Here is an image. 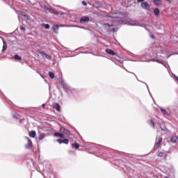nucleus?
Segmentation results:
<instances>
[{"mask_svg":"<svg viewBox=\"0 0 178 178\" xmlns=\"http://www.w3.org/2000/svg\"><path fill=\"white\" fill-rule=\"evenodd\" d=\"M140 6L142 9H144L145 10H149V9H151V6H149V3L147 1L142 2Z\"/></svg>","mask_w":178,"mask_h":178,"instance_id":"1","label":"nucleus"},{"mask_svg":"<svg viewBox=\"0 0 178 178\" xmlns=\"http://www.w3.org/2000/svg\"><path fill=\"white\" fill-rule=\"evenodd\" d=\"M44 10L47 12V13H54V15H58V12H56L54 8L51 7H44Z\"/></svg>","mask_w":178,"mask_h":178,"instance_id":"2","label":"nucleus"},{"mask_svg":"<svg viewBox=\"0 0 178 178\" xmlns=\"http://www.w3.org/2000/svg\"><path fill=\"white\" fill-rule=\"evenodd\" d=\"M26 141H28V144L25 145V148H27V149H30L33 145V143L30 140L29 137H25Z\"/></svg>","mask_w":178,"mask_h":178,"instance_id":"3","label":"nucleus"},{"mask_svg":"<svg viewBox=\"0 0 178 178\" xmlns=\"http://www.w3.org/2000/svg\"><path fill=\"white\" fill-rule=\"evenodd\" d=\"M88 22H90V18L87 16L82 17L80 19L81 23H88Z\"/></svg>","mask_w":178,"mask_h":178,"instance_id":"4","label":"nucleus"},{"mask_svg":"<svg viewBox=\"0 0 178 178\" xmlns=\"http://www.w3.org/2000/svg\"><path fill=\"white\" fill-rule=\"evenodd\" d=\"M58 143H59V144H69V140L67 139H57Z\"/></svg>","mask_w":178,"mask_h":178,"instance_id":"5","label":"nucleus"},{"mask_svg":"<svg viewBox=\"0 0 178 178\" xmlns=\"http://www.w3.org/2000/svg\"><path fill=\"white\" fill-rule=\"evenodd\" d=\"M123 16V14L122 13H115L113 16H110V17L115 18V19H119Z\"/></svg>","mask_w":178,"mask_h":178,"instance_id":"6","label":"nucleus"},{"mask_svg":"<svg viewBox=\"0 0 178 178\" xmlns=\"http://www.w3.org/2000/svg\"><path fill=\"white\" fill-rule=\"evenodd\" d=\"M40 55H42V56H43V58H46V59H51V56H49L46 53L40 51Z\"/></svg>","mask_w":178,"mask_h":178,"instance_id":"7","label":"nucleus"},{"mask_svg":"<svg viewBox=\"0 0 178 178\" xmlns=\"http://www.w3.org/2000/svg\"><path fill=\"white\" fill-rule=\"evenodd\" d=\"M30 137H32V138H35V137L37 136V134L35 133V131H31L29 132Z\"/></svg>","mask_w":178,"mask_h":178,"instance_id":"8","label":"nucleus"},{"mask_svg":"<svg viewBox=\"0 0 178 178\" xmlns=\"http://www.w3.org/2000/svg\"><path fill=\"white\" fill-rule=\"evenodd\" d=\"M153 2L155 5H157V6L162 5V1L161 0H153Z\"/></svg>","mask_w":178,"mask_h":178,"instance_id":"9","label":"nucleus"},{"mask_svg":"<svg viewBox=\"0 0 178 178\" xmlns=\"http://www.w3.org/2000/svg\"><path fill=\"white\" fill-rule=\"evenodd\" d=\"M170 140H171L172 143H177L178 136H172Z\"/></svg>","mask_w":178,"mask_h":178,"instance_id":"10","label":"nucleus"},{"mask_svg":"<svg viewBox=\"0 0 178 178\" xmlns=\"http://www.w3.org/2000/svg\"><path fill=\"white\" fill-rule=\"evenodd\" d=\"M106 54H108V55H115V51L111 49H106Z\"/></svg>","mask_w":178,"mask_h":178,"instance_id":"11","label":"nucleus"},{"mask_svg":"<svg viewBox=\"0 0 178 178\" xmlns=\"http://www.w3.org/2000/svg\"><path fill=\"white\" fill-rule=\"evenodd\" d=\"M54 136L56 137H60V138H63V134L59 133V132H56L54 133Z\"/></svg>","mask_w":178,"mask_h":178,"instance_id":"12","label":"nucleus"},{"mask_svg":"<svg viewBox=\"0 0 178 178\" xmlns=\"http://www.w3.org/2000/svg\"><path fill=\"white\" fill-rule=\"evenodd\" d=\"M54 107L59 112L60 111V106L58 103H54Z\"/></svg>","mask_w":178,"mask_h":178,"instance_id":"13","label":"nucleus"},{"mask_svg":"<svg viewBox=\"0 0 178 178\" xmlns=\"http://www.w3.org/2000/svg\"><path fill=\"white\" fill-rule=\"evenodd\" d=\"M158 156H159L160 158H166V154H165L164 152H159L158 154Z\"/></svg>","mask_w":178,"mask_h":178,"instance_id":"14","label":"nucleus"},{"mask_svg":"<svg viewBox=\"0 0 178 178\" xmlns=\"http://www.w3.org/2000/svg\"><path fill=\"white\" fill-rule=\"evenodd\" d=\"M3 51H6V49L8 48V46L6 45V42H5V40H3Z\"/></svg>","mask_w":178,"mask_h":178,"instance_id":"15","label":"nucleus"},{"mask_svg":"<svg viewBox=\"0 0 178 178\" xmlns=\"http://www.w3.org/2000/svg\"><path fill=\"white\" fill-rule=\"evenodd\" d=\"M154 13L156 16H159V9L158 8H155L154 10Z\"/></svg>","mask_w":178,"mask_h":178,"instance_id":"16","label":"nucleus"},{"mask_svg":"<svg viewBox=\"0 0 178 178\" xmlns=\"http://www.w3.org/2000/svg\"><path fill=\"white\" fill-rule=\"evenodd\" d=\"M49 76L50 79H55V74H54V73L52 72H49Z\"/></svg>","mask_w":178,"mask_h":178,"instance_id":"17","label":"nucleus"},{"mask_svg":"<svg viewBox=\"0 0 178 178\" xmlns=\"http://www.w3.org/2000/svg\"><path fill=\"white\" fill-rule=\"evenodd\" d=\"M161 112H162L163 113V115H169V113H168V111L166 110H165L164 108H161Z\"/></svg>","mask_w":178,"mask_h":178,"instance_id":"18","label":"nucleus"},{"mask_svg":"<svg viewBox=\"0 0 178 178\" xmlns=\"http://www.w3.org/2000/svg\"><path fill=\"white\" fill-rule=\"evenodd\" d=\"M52 29L54 30V31H57V30L59 29V26L58 25H54Z\"/></svg>","mask_w":178,"mask_h":178,"instance_id":"19","label":"nucleus"},{"mask_svg":"<svg viewBox=\"0 0 178 178\" xmlns=\"http://www.w3.org/2000/svg\"><path fill=\"white\" fill-rule=\"evenodd\" d=\"M15 59H16V60H22V57H20L19 55H15Z\"/></svg>","mask_w":178,"mask_h":178,"instance_id":"20","label":"nucleus"},{"mask_svg":"<svg viewBox=\"0 0 178 178\" xmlns=\"http://www.w3.org/2000/svg\"><path fill=\"white\" fill-rule=\"evenodd\" d=\"M45 137V134H40L39 136V140H42Z\"/></svg>","mask_w":178,"mask_h":178,"instance_id":"21","label":"nucleus"},{"mask_svg":"<svg viewBox=\"0 0 178 178\" xmlns=\"http://www.w3.org/2000/svg\"><path fill=\"white\" fill-rule=\"evenodd\" d=\"M73 147H74V148L77 149L80 147V145L77 143H74L72 144Z\"/></svg>","mask_w":178,"mask_h":178,"instance_id":"22","label":"nucleus"},{"mask_svg":"<svg viewBox=\"0 0 178 178\" xmlns=\"http://www.w3.org/2000/svg\"><path fill=\"white\" fill-rule=\"evenodd\" d=\"M155 147H156V148H159V147H161V143H159V142H157V143L155 144Z\"/></svg>","mask_w":178,"mask_h":178,"instance_id":"23","label":"nucleus"},{"mask_svg":"<svg viewBox=\"0 0 178 178\" xmlns=\"http://www.w3.org/2000/svg\"><path fill=\"white\" fill-rule=\"evenodd\" d=\"M43 26L44 27V29H49V24H43Z\"/></svg>","mask_w":178,"mask_h":178,"instance_id":"24","label":"nucleus"},{"mask_svg":"<svg viewBox=\"0 0 178 178\" xmlns=\"http://www.w3.org/2000/svg\"><path fill=\"white\" fill-rule=\"evenodd\" d=\"M104 26H107L108 27H113V25H110L109 24H105Z\"/></svg>","mask_w":178,"mask_h":178,"instance_id":"25","label":"nucleus"},{"mask_svg":"<svg viewBox=\"0 0 178 178\" xmlns=\"http://www.w3.org/2000/svg\"><path fill=\"white\" fill-rule=\"evenodd\" d=\"M82 5H83V6H87V2L82 1Z\"/></svg>","mask_w":178,"mask_h":178,"instance_id":"26","label":"nucleus"},{"mask_svg":"<svg viewBox=\"0 0 178 178\" xmlns=\"http://www.w3.org/2000/svg\"><path fill=\"white\" fill-rule=\"evenodd\" d=\"M150 123L152 124L153 127H155V123L151 120Z\"/></svg>","mask_w":178,"mask_h":178,"instance_id":"27","label":"nucleus"},{"mask_svg":"<svg viewBox=\"0 0 178 178\" xmlns=\"http://www.w3.org/2000/svg\"><path fill=\"white\" fill-rule=\"evenodd\" d=\"M158 143H159V144H161V143H162V138H159Z\"/></svg>","mask_w":178,"mask_h":178,"instance_id":"28","label":"nucleus"},{"mask_svg":"<svg viewBox=\"0 0 178 178\" xmlns=\"http://www.w3.org/2000/svg\"><path fill=\"white\" fill-rule=\"evenodd\" d=\"M137 1H138V3H140V2H144V0H137Z\"/></svg>","mask_w":178,"mask_h":178,"instance_id":"29","label":"nucleus"},{"mask_svg":"<svg viewBox=\"0 0 178 178\" xmlns=\"http://www.w3.org/2000/svg\"><path fill=\"white\" fill-rule=\"evenodd\" d=\"M20 29H21V30H23V31H24V30H25V29H24V27H22V26H21Z\"/></svg>","mask_w":178,"mask_h":178,"instance_id":"30","label":"nucleus"},{"mask_svg":"<svg viewBox=\"0 0 178 178\" xmlns=\"http://www.w3.org/2000/svg\"><path fill=\"white\" fill-rule=\"evenodd\" d=\"M156 62H158L159 63H162V62L159 61V60H157Z\"/></svg>","mask_w":178,"mask_h":178,"instance_id":"31","label":"nucleus"},{"mask_svg":"<svg viewBox=\"0 0 178 178\" xmlns=\"http://www.w3.org/2000/svg\"><path fill=\"white\" fill-rule=\"evenodd\" d=\"M42 79H44L45 76L44 75H42Z\"/></svg>","mask_w":178,"mask_h":178,"instance_id":"32","label":"nucleus"},{"mask_svg":"<svg viewBox=\"0 0 178 178\" xmlns=\"http://www.w3.org/2000/svg\"><path fill=\"white\" fill-rule=\"evenodd\" d=\"M165 178H169L168 177H165Z\"/></svg>","mask_w":178,"mask_h":178,"instance_id":"33","label":"nucleus"},{"mask_svg":"<svg viewBox=\"0 0 178 178\" xmlns=\"http://www.w3.org/2000/svg\"><path fill=\"white\" fill-rule=\"evenodd\" d=\"M165 1H170V0H165Z\"/></svg>","mask_w":178,"mask_h":178,"instance_id":"34","label":"nucleus"}]
</instances>
